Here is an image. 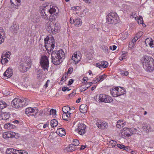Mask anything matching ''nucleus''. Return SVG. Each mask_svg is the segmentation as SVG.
Masks as SVG:
<instances>
[{
    "instance_id": "1",
    "label": "nucleus",
    "mask_w": 154,
    "mask_h": 154,
    "mask_svg": "<svg viewBox=\"0 0 154 154\" xmlns=\"http://www.w3.org/2000/svg\"><path fill=\"white\" fill-rule=\"evenodd\" d=\"M52 61L56 65H59L63 61L65 57V53L62 50L53 51L51 54Z\"/></svg>"
},
{
    "instance_id": "2",
    "label": "nucleus",
    "mask_w": 154,
    "mask_h": 154,
    "mask_svg": "<svg viewBox=\"0 0 154 154\" xmlns=\"http://www.w3.org/2000/svg\"><path fill=\"white\" fill-rule=\"evenodd\" d=\"M141 61L143 67L146 71L152 72L153 70L154 63L151 57L144 55L142 57Z\"/></svg>"
},
{
    "instance_id": "3",
    "label": "nucleus",
    "mask_w": 154,
    "mask_h": 154,
    "mask_svg": "<svg viewBox=\"0 0 154 154\" xmlns=\"http://www.w3.org/2000/svg\"><path fill=\"white\" fill-rule=\"evenodd\" d=\"M47 30L50 33L54 34L56 32H59L60 30V27L58 24L55 23L51 22H49L47 24Z\"/></svg>"
},
{
    "instance_id": "4",
    "label": "nucleus",
    "mask_w": 154,
    "mask_h": 154,
    "mask_svg": "<svg viewBox=\"0 0 154 154\" xmlns=\"http://www.w3.org/2000/svg\"><path fill=\"white\" fill-rule=\"evenodd\" d=\"M106 20L108 23L115 24L119 23V18L116 13L111 12L106 16Z\"/></svg>"
},
{
    "instance_id": "5",
    "label": "nucleus",
    "mask_w": 154,
    "mask_h": 154,
    "mask_svg": "<svg viewBox=\"0 0 154 154\" xmlns=\"http://www.w3.org/2000/svg\"><path fill=\"white\" fill-rule=\"evenodd\" d=\"M31 65V61L30 57H25L23 62L20 65V69L23 72L26 71Z\"/></svg>"
},
{
    "instance_id": "6",
    "label": "nucleus",
    "mask_w": 154,
    "mask_h": 154,
    "mask_svg": "<svg viewBox=\"0 0 154 154\" xmlns=\"http://www.w3.org/2000/svg\"><path fill=\"white\" fill-rule=\"evenodd\" d=\"M96 98L100 102L110 103L113 101L110 96L104 94L97 95Z\"/></svg>"
},
{
    "instance_id": "7",
    "label": "nucleus",
    "mask_w": 154,
    "mask_h": 154,
    "mask_svg": "<svg viewBox=\"0 0 154 154\" xmlns=\"http://www.w3.org/2000/svg\"><path fill=\"white\" fill-rule=\"evenodd\" d=\"M45 42V47L47 49L48 48H50V50H52L54 48L55 45L54 40L52 37L48 38H45L44 39Z\"/></svg>"
},
{
    "instance_id": "8",
    "label": "nucleus",
    "mask_w": 154,
    "mask_h": 154,
    "mask_svg": "<svg viewBox=\"0 0 154 154\" xmlns=\"http://www.w3.org/2000/svg\"><path fill=\"white\" fill-rule=\"evenodd\" d=\"M40 62L41 67L44 70H46L48 71L49 62L47 57L45 56H42Z\"/></svg>"
},
{
    "instance_id": "9",
    "label": "nucleus",
    "mask_w": 154,
    "mask_h": 154,
    "mask_svg": "<svg viewBox=\"0 0 154 154\" xmlns=\"http://www.w3.org/2000/svg\"><path fill=\"white\" fill-rule=\"evenodd\" d=\"M82 54L79 51L75 52L72 57L71 61L72 63L76 64L81 60Z\"/></svg>"
},
{
    "instance_id": "10",
    "label": "nucleus",
    "mask_w": 154,
    "mask_h": 154,
    "mask_svg": "<svg viewBox=\"0 0 154 154\" xmlns=\"http://www.w3.org/2000/svg\"><path fill=\"white\" fill-rule=\"evenodd\" d=\"M48 10H46V7H43L42 10H40V14L41 17L45 20H48L50 17V16L49 15V14L48 12Z\"/></svg>"
},
{
    "instance_id": "11",
    "label": "nucleus",
    "mask_w": 154,
    "mask_h": 154,
    "mask_svg": "<svg viewBox=\"0 0 154 154\" xmlns=\"http://www.w3.org/2000/svg\"><path fill=\"white\" fill-rule=\"evenodd\" d=\"M96 125L98 128L101 129H106L108 127V124L107 123L100 120L97 121Z\"/></svg>"
},
{
    "instance_id": "12",
    "label": "nucleus",
    "mask_w": 154,
    "mask_h": 154,
    "mask_svg": "<svg viewBox=\"0 0 154 154\" xmlns=\"http://www.w3.org/2000/svg\"><path fill=\"white\" fill-rule=\"evenodd\" d=\"M85 125L82 123L79 124L77 128L75 129L76 132L80 135L83 134L85 131Z\"/></svg>"
},
{
    "instance_id": "13",
    "label": "nucleus",
    "mask_w": 154,
    "mask_h": 154,
    "mask_svg": "<svg viewBox=\"0 0 154 154\" xmlns=\"http://www.w3.org/2000/svg\"><path fill=\"white\" fill-rule=\"evenodd\" d=\"M38 111L35 108L29 107L26 109L25 113L28 116H35L37 114Z\"/></svg>"
},
{
    "instance_id": "14",
    "label": "nucleus",
    "mask_w": 154,
    "mask_h": 154,
    "mask_svg": "<svg viewBox=\"0 0 154 154\" xmlns=\"http://www.w3.org/2000/svg\"><path fill=\"white\" fill-rule=\"evenodd\" d=\"M21 99L15 98L12 101L11 104L13 107L16 108L20 107Z\"/></svg>"
},
{
    "instance_id": "15",
    "label": "nucleus",
    "mask_w": 154,
    "mask_h": 154,
    "mask_svg": "<svg viewBox=\"0 0 154 154\" xmlns=\"http://www.w3.org/2000/svg\"><path fill=\"white\" fill-rule=\"evenodd\" d=\"M73 21L74 25L76 26H81L82 24V22L81 19L79 17H77L75 19H70V22L72 23Z\"/></svg>"
},
{
    "instance_id": "16",
    "label": "nucleus",
    "mask_w": 154,
    "mask_h": 154,
    "mask_svg": "<svg viewBox=\"0 0 154 154\" xmlns=\"http://www.w3.org/2000/svg\"><path fill=\"white\" fill-rule=\"evenodd\" d=\"M129 130V128H124L121 130L120 133L123 137L130 136V134L128 133Z\"/></svg>"
},
{
    "instance_id": "17",
    "label": "nucleus",
    "mask_w": 154,
    "mask_h": 154,
    "mask_svg": "<svg viewBox=\"0 0 154 154\" xmlns=\"http://www.w3.org/2000/svg\"><path fill=\"white\" fill-rule=\"evenodd\" d=\"M145 43L147 46L149 45L151 48L154 47V41L151 38H148L145 40Z\"/></svg>"
},
{
    "instance_id": "18",
    "label": "nucleus",
    "mask_w": 154,
    "mask_h": 154,
    "mask_svg": "<svg viewBox=\"0 0 154 154\" xmlns=\"http://www.w3.org/2000/svg\"><path fill=\"white\" fill-rule=\"evenodd\" d=\"M106 76L105 75L97 76L94 79L93 82L94 83H97L98 82L102 81L106 79Z\"/></svg>"
},
{
    "instance_id": "19",
    "label": "nucleus",
    "mask_w": 154,
    "mask_h": 154,
    "mask_svg": "<svg viewBox=\"0 0 154 154\" xmlns=\"http://www.w3.org/2000/svg\"><path fill=\"white\" fill-rule=\"evenodd\" d=\"M117 90L118 97L124 95L125 94L126 90L123 87H116Z\"/></svg>"
},
{
    "instance_id": "20",
    "label": "nucleus",
    "mask_w": 154,
    "mask_h": 154,
    "mask_svg": "<svg viewBox=\"0 0 154 154\" xmlns=\"http://www.w3.org/2000/svg\"><path fill=\"white\" fill-rule=\"evenodd\" d=\"M10 117V114L8 113H2L0 114V120H7Z\"/></svg>"
},
{
    "instance_id": "21",
    "label": "nucleus",
    "mask_w": 154,
    "mask_h": 154,
    "mask_svg": "<svg viewBox=\"0 0 154 154\" xmlns=\"http://www.w3.org/2000/svg\"><path fill=\"white\" fill-rule=\"evenodd\" d=\"M6 153V154H19V150L10 148L7 149Z\"/></svg>"
},
{
    "instance_id": "22",
    "label": "nucleus",
    "mask_w": 154,
    "mask_h": 154,
    "mask_svg": "<svg viewBox=\"0 0 154 154\" xmlns=\"http://www.w3.org/2000/svg\"><path fill=\"white\" fill-rule=\"evenodd\" d=\"M12 75V72L11 69L8 68L4 73V76L6 77V78H8L11 77Z\"/></svg>"
},
{
    "instance_id": "23",
    "label": "nucleus",
    "mask_w": 154,
    "mask_h": 154,
    "mask_svg": "<svg viewBox=\"0 0 154 154\" xmlns=\"http://www.w3.org/2000/svg\"><path fill=\"white\" fill-rule=\"evenodd\" d=\"M5 35L4 30L0 27V44L4 42Z\"/></svg>"
},
{
    "instance_id": "24",
    "label": "nucleus",
    "mask_w": 154,
    "mask_h": 154,
    "mask_svg": "<svg viewBox=\"0 0 154 154\" xmlns=\"http://www.w3.org/2000/svg\"><path fill=\"white\" fill-rule=\"evenodd\" d=\"M126 122L125 121L122 120H119L117 122L116 127L117 128H121L125 125Z\"/></svg>"
},
{
    "instance_id": "25",
    "label": "nucleus",
    "mask_w": 154,
    "mask_h": 154,
    "mask_svg": "<svg viewBox=\"0 0 154 154\" xmlns=\"http://www.w3.org/2000/svg\"><path fill=\"white\" fill-rule=\"evenodd\" d=\"M75 149V146L74 145L70 144L68 146L66 147L64 149V151L67 152H72Z\"/></svg>"
},
{
    "instance_id": "26",
    "label": "nucleus",
    "mask_w": 154,
    "mask_h": 154,
    "mask_svg": "<svg viewBox=\"0 0 154 154\" xmlns=\"http://www.w3.org/2000/svg\"><path fill=\"white\" fill-rule=\"evenodd\" d=\"M79 109L81 112L85 113L87 112V106L85 104H82L80 106Z\"/></svg>"
},
{
    "instance_id": "27",
    "label": "nucleus",
    "mask_w": 154,
    "mask_h": 154,
    "mask_svg": "<svg viewBox=\"0 0 154 154\" xmlns=\"http://www.w3.org/2000/svg\"><path fill=\"white\" fill-rule=\"evenodd\" d=\"M29 103L28 100L26 98L21 99L20 107L25 106H27Z\"/></svg>"
},
{
    "instance_id": "28",
    "label": "nucleus",
    "mask_w": 154,
    "mask_h": 154,
    "mask_svg": "<svg viewBox=\"0 0 154 154\" xmlns=\"http://www.w3.org/2000/svg\"><path fill=\"white\" fill-rule=\"evenodd\" d=\"M110 91L111 94L112 96L115 97H118L117 91L116 87H115L114 88L111 89Z\"/></svg>"
},
{
    "instance_id": "29",
    "label": "nucleus",
    "mask_w": 154,
    "mask_h": 154,
    "mask_svg": "<svg viewBox=\"0 0 154 154\" xmlns=\"http://www.w3.org/2000/svg\"><path fill=\"white\" fill-rule=\"evenodd\" d=\"M71 114V113H63L62 116V118L64 120L68 121L69 119Z\"/></svg>"
},
{
    "instance_id": "30",
    "label": "nucleus",
    "mask_w": 154,
    "mask_h": 154,
    "mask_svg": "<svg viewBox=\"0 0 154 154\" xmlns=\"http://www.w3.org/2000/svg\"><path fill=\"white\" fill-rule=\"evenodd\" d=\"M4 127L5 129L9 130L13 129L15 128V125L10 123H7L5 124Z\"/></svg>"
},
{
    "instance_id": "31",
    "label": "nucleus",
    "mask_w": 154,
    "mask_h": 154,
    "mask_svg": "<svg viewBox=\"0 0 154 154\" xmlns=\"http://www.w3.org/2000/svg\"><path fill=\"white\" fill-rule=\"evenodd\" d=\"M11 30L13 33L17 32L19 29V27L17 25H13L11 27Z\"/></svg>"
},
{
    "instance_id": "32",
    "label": "nucleus",
    "mask_w": 154,
    "mask_h": 154,
    "mask_svg": "<svg viewBox=\"0 0 154 154\" xmlns=\"http://www.w3.org/2000/svg\"><path fill=\"white\" fill-rule=\"evenodd\" d=\"M57 132L58 133L59 135L60 136H64L66 134V132L65 130L62 128H60L57 129Z\"/></svg>"
},
{
    "instance_id": "33",
    "label": "nucleus",
    "mask_w": 154,
    "mask_h": 154,
    "mask_svg": "<svg viewBox=\"0 0 154 154\" xmlns=\"http://www.w3.org/2000/svg\"><path fill=\"white\" fill-rule=\"evenodd\" d=\"M121 9L123 12H125L128 11L130 10V8L128 6L125 5H122L121 6Z\"/></svg>"
},
{
    "instance_id": "34",
    "label": "nucleus",
    "mask_w": 154,
    "mask_h": 154,
    "mask_svg": "<svg viewBox=\"0 0 154 154\" xmlns=\"http://www.w3.org/2000/svg\"><path fill=\"white\" fill-rule=\"evenodd\" d=\"M143 131L146 133H148L151 129V126L149 125H147L146 126H143L142 127Z\"/></svg>"
},
{
    "instance_id": "35",
    "label": "nucleus",
    "mask_w": 154,
    "mask_h": 154,
    "mask_svg": "<svg viewBox=\"0 0 154 154\" xmlns=\"http://www.w3.org/2000/svg\"><path fill=\"white\" fill-rule=\"evenodd\" d=\"M71 110L70 108L68 106H65L62 108V111L63 113H71L70 112Z\"/></svg>"
},
{
    "instance_id": "36",
    "label": "nucleus",
    "mask_w": 154,
    "mask_h": 154,
    "mask_svg": "<svg viewBox=\"0 0 154 154\" xmlns=\"http://www.w3.org/2000/svg\"><path fill=\"white\" fill-rule=\"evenodd\" d=\"M101 48L102 49L103 51L106 54H108L109 52L108 47L104 45H103L101 46Z\"/></svg>"
},
{
    "instance_id": "37",
    "label": "nucleus",
    "mask_w": 154,
    "mask_h": 154,
    "mask_svg": "<svg viewBox=\"0 0 154 154\" xmlns=\"http://www.w3.org/2000/svg\"><path fill=\"white\" fill-rule=\"evenodd\" d=\"M58 125V122L55 119L51 120V121L50 125L52 127H55Z\"/></svg>"
},
{
    "instance_id": "38",
    "label": "nucleus",
    "mask_w": 154,
    "mask_h": 154,
    "mask_svg": "<svg viewBox=\"0 0 154 154\" xmlns=\"http://www.w3.org/2000/svg\"><path fill=\"white\" fill-rule=\"evenodd\" d=\"M6 133L8 138H13L17 134L15 132H8Z\"/></svg>"
},
{
    "instance_id": "39",
    "label": "nucleus",
    "mask_w": 154,
    "mask_h": 154,
    "mask_svg": "<svg viewBox=\"0 0 154 154\" xmlns=\"http://www.w3.org/2000/svg\"><path fill=\"white\" fill-rule=\"evenodd\" d=\"M129 131L130 133L132 134H135L138 133V131L135 128H129Z\"/></svg>"
},
{
    "instance_id": "40",
    "label": "nucleus",
    "mask_w": 154,
    "mask_h": 154,
    "mask_svg": "<svg viewBox=\"0 0 154 154\" xmlns=\"http://www.w3.org/2000/svg\"><path fill=\"white\" fill-rule=\"evenodd\" d=\"M7 106V104L3 101H0V108L3 109Z\"/></svg>"
},
{
    "instance_id": "41",
    "label": "nucleus",
    "mask_w": 154,
    "mask_h": 154,
    "mask_svg": "<svg viewBox=\"0 0 154 154\" xmlns=\"http://www.w3.org/2000/svg\"><path fill=\"white\" fill-rule=\"evenodd\" d=\"M136 20L138 22L139 24L143 23V19L142 17L140 16L137 17L135 18Z\"/></svg>"
},
{
    "instance_id": "42",
    "label": "nucleus",
    "mask_w": 154,
    "mask_h": 154,
    "mask_svg": "<svg viewBox=\"0 0 154 154\" xmlns=\"http://www.w3.org/2000/svg\"><path fill=\"white\" fill-rule=\"evenodd\" d=\"M127 52H123L122 54L119 57V60H122L124 59H125L127 56Z\"/></svg>"
},
{
    "instance_id": "43",
    "label": "nucleus",
    "mask_w": 154,
    "mask_h": 154,
    "mask_svg": "<svg viewBox=\"0 0 154 154\" xmlns=\"http://www.w3.org/2000/svg\"><path fill=\"white\" fill-rule=\"evenodd\" d=\"M7 57L5 56L4 55H3L2 56V59L1 60V63L4 64L7 62L8 61V60L7 59Z\"/></svg>"
},
{
    "instance_id": "44",
    "label": "nucleus",
    "mask_w": 154,
    "mask_h": 154,
    "mask_svg": "<svg viewBox=\"0 0 154 154\" xmlns=\"http://www.w3.org/2000/svg\"><path fill=\"white\" fill-rule=\"evenodd\" d=\"M116 142L114 140H111L109 143V146L110 147H114L116 145Z\"/></svg>"
},
{
    "instance_id": "45",
    "label": "nucleus",
    "mask_w": 154,
    "mask_h": 154,
    "mask_svg": "<svg viewBox=\"0 0 154 154\" xmlns=\"http://www.w3.org/2000/svg\"><path fill=\"white\" fill-rule=\"evenodd\" d=\"M101 64L103 67L106 68L108 66V63L106 61H103L101 62Z\"/></svg>"
},
{
    "instance_id": "46",
    "label": "nucleus",
    "mask_w": 154,
    "mask_h": 154,
    "mask_svg": "<svg viewBox=\"0 0 154 154\" xmlns=\"http://www.w3.org/2000/svg\"><path fill=\"white\" fill-rule=\"evenodd\" d=\"M56 111L55 109H52L50 110L49 115H52V116L55 115Z\"/></svg>"
},
{
    "instance_id": "47",
    "label": "nucleus",
    "mask_w": 154,
    "mask_h": 154,
    "mask_svg": "<svg viewBox=\"0 0 154 154\" xmlns=\"http://www.w3.org/2000/svg\"><path fill=\"white\" fill-rule=\"evenodd\" d=\"M72 142L73 144L72 145L74 146H77L79 144V141L77 139H75L73 140Z\"/></svg>"
},
{
    "instance_id": "48",
    "label": "nucleus",
    "mask_w": 154,
    "mask_h": 154,
    "mask_svg": "<svg viewBox=\"0 0 154 154\" xmlns=\"http://www.w3.org/2000/svg\"><path fill=\"white\" fill-rule=\"evenodd\" d=\"M56 11V9L52 7L50 8L48 12L49 14L50 13L52 15L53 14L55 13Z\"/></svg>"
},
{
    "instance_id": "49",
    "label": "nucleus",
    "mask_w": 154,
    "mask_h": 154,
    "mask_svg": "<svg viewBox=\"0 0 154 154\" xmlns=\"http://www.w3.org/2000/svg\"><path fill=\"white\" fill-rule=\"evenodd\" d=\"M135 45V44L133 43V42H130L129 43L128 47L129 48L132 49L134 47Z\"/></svg>"
},
{
    "instance_id": "50",
    "label": "nucleus",
    "mask_w": 154,
    "mask_h": 154,
    "mask_svg": "<svg viewBox=\"0 0 154 154\" xmlns=\"http://www.w3.org/2000/svg\"><path fill=\"white\" fill-rule=\"evenodd\" d=\"M143 35V32H139L137 34L136 36L138 38H139Z\"/></svg>"
},
{
    "instance_id": "51",
    "label": "nucleus",
    "mask_w": 154,
    "mask_h": 154,
    "mask_svg": "<svg viewBox=\"0 0 154 154\" xmlns=\"http://www.w3.org/2000/svg\"><path fill=\"white\" fill-rule=\"evenodd\" d=\"M128 74L129 73L128 71H122L121 72V74L123 75L127 76Z\"/></svg>"
},
{
    "instance_id": "52",
    "label": "nucleus",
    "mask_w": 154,
    "mask_h": 154,
    "mask_svg": "<svg viewBox=\"0 0 154 154\" xmlns=\"http://www.w3.org/2000/svg\"><path fill=\"white\" fill-rule=\"evenodd\" d=\"M4 55L7 58H8L10 56V53L9 52H7L5 54H3V55Z\"/></svg>"
},
{
    "instance_id": "53",
    "label": "nucleus",
    "mask_w": 154,
    "mask_h": 154,
    "mask_svg": "<svg viewBox=\"0 0 154 154\" xmlns=\"http://www.w3.org/2000/svg\"><path fill=\"white\" fill-rule=\"evenodd\" d=\"M70 90V89H69V88L67 87H63L62 88V90L63 91H69Z\"/></svg>"
},
{
    "instance_id": "54",
    "label": "nucleus",
    "mask_w": 154,
    "mask_h": 154,
    "mask_svg": "<svg viewBox=\"0 0 154 154\" xmlns=\"http://www.w3.org/2000/svg\"><path fill=\"white\" fill-rule=\"evenodd\" d=\"M83 14L85 15H88L89 14L88 10L87 9L84 10L83 11Z\"/></svg>"
},
{
    "instance_id": "55",
    "label": "nucleus",
    "mask_w": 154,
    "mask_h": 154,
    "mask_svg": "<svg viewBox=\"0 0 154 154\" xmlns=\"http://www.w3.org/2000/svg\"><path fill=\"white\" fill-rule=\"evenodd\" d=\"M118 147L119 148L121 149H124L125 146L123 144H118L117 145Z\"/></svg>"
},
{
    "instance_id": "56",
    "label": "nucleus",
    "mask_w": 154,
    "mask_h": 154,
    "mask_svg": "<svg viewBox=\"0 0 154 154\" xmlns=\"http://www.w3.org/2000/svg\"><path fill=\"white\" fill-rule=\"evenodd\" d=\"M73 71V69L72 67H70L67 71V73L71 74Z\"/></svg>"
},
{
    "instance_id": "57",
    "label": "nucleus",
    "mask_w": 154,
    "mask_h": 154,
    "mask_svg": "<svg viewBox=\"0 0 154 154\" xmlns=\"http://www.w3.org/2000/svg\"><path fill=\"white\" fill-rule=\"evenodd\" d=\"M116 45H114L113 46H110L109 47V49L110 50H115L116 49Z\"/></svg>"
},
{
    "instance_id": "58",
    "label": "nucleus",
    "mask_w": 154,
    "mask_h": 154,
    "mask_svg": "<svg viewBox=\"0 0 154 154\" xmlns=\"http://www.w3.org/2000/svg\"><path fill=\"white\" fill-rule=\"evenodd\" d=\"M138 39V38L137 37H135L132 39L131 42L135 44L136 41Z\"/></svg>"
},
{
    "instance_id": "59",
    "label": "nucleus",
    "mask_w": 154,
    "mask_h": 154,
    "mask_svg": "<svg viewBox=\"0 0 154 154\" xmlns=\"http://www.w3.org/2000/svg\"><path fill=\"white\" fill-rule=\"evenodd\" d=\"M76 94L75 93V91H73L72 92L69 94V96L70 97H72L73 96H74Z\"/></svg>"
},
{
    "instance_id": "60",
    "label": "nucleus",
    "mask_w": 154,
    "mask_h": 154,
    "mask_svg": "<svg viewBox=\"0 0 154 154\" xmlns=\"http://www.w3.org/2000/svg\"><path fill=\"white\" fill-rule=\"evenodd\" d=\"M38 79L40 80L42 77V74L40 73L39 74H37Z\"/></svg>"
},
{
    "instance_id": "61",
    "label": "nucleus",
    "mask_w": 154,
    "mask_h": 154,
    "mask_svg": "<svg viewBox=\"0 0 154 154\" xmlns=\"http://www.w3.org/2000/svg\"><path fill=\"white\" fill-rule=\"evenodd\" d=\"M130 148L128 146H125L124 148V149L126 151H129L130 150Z\"/></svg>"
},
{
    "instance_id": "62",
    "label": "nucleus",
    "mask_w": 154,
    "mask_h": 154,
    "mask_svg": "<svg viewBox=\"0 0 154 154\" xmlns=\"http://www.w3.org/2000/svg\"><path fill=\"white\" fill-rule=\"evenodd\" d=\"M95 66L97 67H99V68H100V67H102L101 64H100L99 63H96V64Z\"/></svg>"
},
{
    "instance_id": "63",
    "label": "nucleus",
    "mask_w": 154,
    "mask_h": 154,
    "mask_svg": "<svg viewBox=\"0 0 154 154\" xmlns=\"http://www.w3.org/2000/svg\"><path fill=\"white\" fill-rule=\"evenodd\" d=\"M92 84V82H88L86 84V86L88 87V88L90 86H91Z\"/></svg>"
},
{
    "instance_id": "64",
    "label": "nucleus",
    "mask_w": 154,
    "mask_h": 154,
    "mask_svg": "<svg viewBox=\"0 0 154 154\" xmlns=\"http://www.w3.org/2000/svg\"><path fill=\"white\" fill-rule=\"evenodd\" d=\"M73 82V79H71L68 82V84L70 85H71Z\"/></svg>"
}]
</instances>
